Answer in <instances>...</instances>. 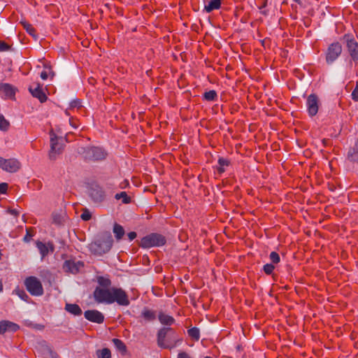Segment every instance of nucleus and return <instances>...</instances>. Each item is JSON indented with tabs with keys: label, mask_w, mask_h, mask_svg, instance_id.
<instances>
[{
	"label": "nucleus",
	"mask_w": 358,
	"mask_h": 358,
	"mask_svg": "<svg viewBox=\"0 0 358 358\" xmlns=\"http://www.w3.org/2000/svg\"><path fill=\"white\" fill-rule=\"evenodd\" d=\"M113 303L121 306H128L130 301L127 293L122 288L111 287L110 304Z\"/></svg>",
	"instance_id": "5"
},
{
	"label": "nucleus",
	"mask_w": 358,
	"mask_h": 358,
	"mask_svg": "<svg viewBox=\"0 0 358 358\" xmlns=\"http://www.w3.org/2000/svg\"><path fill=\"white\" fill-rule=\"evenodd\" d=\"M221 0H210L207 5L205 6L204 9L206 12L210 13L213 10H217L220 8Z\"/></svg>",
	"instance_id": "22"
},
{
	"label": "nucleus",
	"mask_w": 358,
	"mask_h": 358,
	"mask_svg": "<svg viewBox=\"0 0 358 358\" xmlns=\"http://www.w3.org/2000/svg\"><path fill=\"white\" fill-rule=\"evenodd\" d=\"M97 282L99 285L102 287L101 288L109 289L111 285L110 280L103 276L98 277Z\"/></svg>",
	"instance_id": "27"
},
{
	"label": "nucleus",
	"mask_w": 358,
	"mask_h": 358,
	"mask_svg": "<svg viewBox=\"0 0 358 358\" xmlns=\"http://www.w3.org/2000/svg\"><path fill=\"white\" fill-rule=\"evenodd\" d=\"M3 290V284L1 280H0V292H1Z\"/></svg>",
	"instance_id": "49"
},
{
	"label": "nucleus",
	"mask_w": 358,
	"mask_h": 358,
	"mask_svg": "<svg viewBox=\"0 0 358 358\" xmlns=\"http://www.w3.org/2000/svg\"><path fill=\"white\" fill-rule=\"evenodd\" d=\"M84 267V264L81 261H76L75 259L66 260L62 268L64 272L76 274L78 273Z\"/></svg>",
	"instance_id": "11"
},
{
	"label": "nucleus",
	"mask_w": 358,
	"mask_h": 358,
	"mask_svg": "<svg viewBox=\"0 0 358 358\" xmlns=\"http://www.w3.org/2000/svg\"><path fill=\"white\" fill-rule=\"evenodd\" d=\"M9 122L5 119L3 115L0 114V129L6 131L8 129Z\"/></svg>",
	"instance_id": "31"
},
{
	"label": "nucleus",
	"mask_w": 358,
	"mask_h": 358,
	"mask_svg": "<svg viewBox=\"0 0 358 358\" xmlns=\"http://www.w3.org/2000/svg\"><path fill=\"white\" fill-rule=\"evenodd\" d=\"M343 38L346 41V46L351 57L350 65L352 66V62H357L358 61V43L353 36L349 34H345Z\"/></svg>",
	"instance_id": "8"
},
{
	"label": "nucleus",
	"mask_w": 358,
	"mask_h": 358,
	"mask_svg": "<svg viewBox=\"0 0 358 358\" xmlns=\"http://www.w3.org/2000/svg\"><path fill=\"white\" fill-rule=\"evenodd\" d=\"M141 315L146 321H149V322L153 321L156 318L155 312L152 310L147 309V308H145L142 311Z\"/></svg>",
	"instance_id": "24"
},
{
	"label": "nucleus",
	"mask_w": 358,
	"mask_h": 358,
	"mask_svg": "<svg viewBox=\"0 0 358 358\" xmlns=\"http://www.w3.org/2000/svg\"><path fill=\"white\" fill-rule=\"evenodd\" d=\"M9 49V46L4 42L0 41V51H6Z\"/></svg>",
	"instance_id": "43"
},
{
	"label": "nucleus",
	"mask_w": 358,
	"mask_h": 358,
	"mask_svg": "<svg viewBox=\"0 0 358 358\" xmlns=\"http://www.w3.org/2000/svg\"><path fill=\"white\" fill-rule=\"evenodd\" d=\"M41 78L43 80H46L48 78V74L47 71H42L41 73Z\"/></svg>",
	"instance_id": "48"
},
{
	"label": "nucleus",
	"mask_w": 358,
	"mask_h": 358,
	"mask_svg": "<svg viewBox=\"0 0 358 358\" xmlns=\"http://www.w3.org/2000/svg\"><path fill=\"white\" fill-rule=\"evenodd\" d=\"M129 185V182L127 180H123L120 184V187L121 189H124L126 187H127Z\"/></svg>",
	"instance_id": "46"
},
{
	"label": "nucleus",
	"mask_w": 358,
	"mask_h": 358,
	"mask_svg": "<svg viewBox=\"0 0 358 358\" xmlns=\"http://www.w3.org/2000/svg\"><path fill=\"white\" fill-rule=\"evenodd\" d=\"M113 239L110 233H104L100 239L91 244V250L96 254L108 252L112 248Z\"/></svg>",
	"instance_id": "1"
},
{
	"label": "nucleus",
	"mask_w": 358,
	"mask_h": 358,
	"mask_svg": "<svg viewBox=\"0 0 358 358\" xmlns=\"http://www.w3.org/2000/svg\"><path fill=\"white\" fill-rule=\"evenodd\" d=\"M84 316L87 320L97 324H101L104 321V315L97 310H86Z\"/></svg>",
	"instance_id": "14"
},
{
	"label": "nucleus",
	"mask_w": 358,
	"mask_h": 358,
	"mask_svg": "<svg viewBox=\"0 0 358 358\" xmlns=\"http://www.w3.org/2000/svg\"><path fill=\"white\" fill-rule=\"evenodd\" d=\"M159 322L164 325H171L174 323L175 320L172 316L166 315L163 312H160L158 315Z\"/></svg>",
	"instance_id": "20"
},
{
	"label": "nucleus",
	"mask_w": 358,
	"mask_h": 358,
	"mask_svg": "<svg viewBox=\"0 0 358 358\" xmlns=\"http://www.w3.org/2000/svg\"><path fill=\"white\" fill-rule=\"evenodd\" d=\"M79 152L83 155L86 161L103 160L107 156L106 152L99 147L82 148Z\"/></svg>",
	"instance_id": "2"
},
{
	"label": "nucleus",
	"mask_w": 358,
	"mask_h": 358,
	"mask_svg": "<svg viewBox=\"0 0 358 358\" xmlns=\"http://www.w3.org/2000/svg\"><path fill=\"white\" fill-rule=\"evenodd\" d=\"M24 285L27 290L33 296H41L43 294L41 282L35 276L27 278Z\"/></svg>",
	"instance_id": "6"
},
{
	"label": "nucleus",
	"mask_w": 358,
	"mask_h": 358,
	"mask_svg": "<svg viewBox=\"0 0 358 358\" xmlns=\"http://www.w3.org/2000/svg\"><path fill=\"white\" fill-rule=\"evenodd\" d=\"M352 99L355 101H358V85L356 86V87L354 89V90L352 92Z\"/></svg>",
	"instance_id": "38"
},
{
	"label": "nucleus",
	"mask_w": 358,
	"mask_h": 358,
	"mask_svg": "<svg viewBox=\"0 0 358 358\" xmlns=\"http://www.w3.org/2000/svg\"><path fill=\"white\" fill-rule=\"evenodd\" d=\"M19 329V326L10 321L3 320L0 322V334H3L6 331L15 332Z\"/></svg>",
	"instance_id": "18"
},
{
	"label": "nucleus",
	"mask_w": 358,
	"mask_h": 358,
	"mask_svg": "<svg viewBox=\"0 0 358 358\" xmlns=\"http://www.w3.org/2000/svg\"><path fill=\"white\" fill-rule=\"evenodd\" d=\"M342 45L338 42L330 44L325 52V59L327 64H332L341 55Z\"/></svg>",
	"instance_id": "7"
},
{
	"label": "nucleus",
	"mask_w": 358,
	"mask_h": 358,
	"mask_svg": "<svg viewBox=\"0 0 358 358\" xmlns=\"http://www.w3.org/2000/svg\"><path fill=\"white\" fill-rule=\"evenodd\" d=\"M8 184L6 182L0 183V193L5 194L8 189Z\"/></svg>",
	"instance_id": "39"
},
{
	"label": "nucleus",
	"mask_w": 358,
	"mask_h": 358,
	"mask_svg": "<svg viewBox=\"0 0 358 358\" xmlns=\"http://www.w3.org/2000/svg\"><path fill=\"white\" fill-rule=\"evenodd\" d=\"M112 341L117 350H118L122 354H124L127 352V347L121 340L118 338H113Z\"/></svg>",
	"instance_id": "26"
},
{
	"label": "nucleus",
	"mask_w": 358,
	"mask_h": 358,
	"mask_svg": "<svg viewBox=\"0 0 358 358\" xmlns=\"http://www.w3.org/2000/svg\"><path fill=\"white\" fill-rule=\"evenodd\" d=\"M177 358H192L189 354L185 352L178 353Z\"/></svg>",
	"instance_id": "44"
},
{
	"label": "nucleus",
	"mask_w": 358,
	"mask_h": 358,
	"mask_svg": "<svg viewBox=\"0 0 358 358\" xmlns=\"http://www.w3.org/2000/svg\"><path fill=\"white\" fill-rule=\"evenodd\" d=\"M69 123L73 128H77L78 125H79L78 120L73 117L69 119Z\"/></svg>",
	"instance_id": "40"
},
{
	"label": "nucleus",
	"mask_w": 358,
	"mask_h": 358,
	"mask_svg": "<svg viewBox=\"0 0 358 358\" xmlns=\"http://www.w3.org/2000/svg\"><path fill=\"white\" fill-rule=\"evenodd\" d=\"M90 195L95 202H101L105 198L104 191L99 186L92 187L90 192Z\"/></svg>",
	"instance_id": "16"
},
{
	"label": "nucleus",
	"mask_w": 358,
	"mask_h": 358,
	"mask_svg": "<svg viewBox=\"0 0 358 358\" xmlns=\"http://www.w3.org/2000/svg\"><path fill=\"white\" fill-rule=\"evenodd\" d=\"M171 328H162L159 330L157 334V345L159 347L162 348H171L173 346H170L165 343V338L169 331H171Z\"/></svg>",
	"instance_id": "15"
},
{
	"label": "nucleus",
	"mask_w": 358,
	"mask_h": 358,
	"mask_svg": "<svg viewBox=\"0 0 358 358\" xmlns=\"http://www.w3.org/2000/svg\"><path fill=\"white\" fill-rule=\"evenodd\" d=\"M115 199L117 200L122 199V201L124 204H128L131 203V197L129 196L126 192H121L120 193H117L115 195Z\"/></svg>",
	"instance_id": "25"
},
{
	"label": "nucleus",
	"mask_w": 358,
	"mask_h": 358,
	"mask_svg": "<svg viewBox=\"0 0 358 358\" xmlns=\"http://www.w3.org/2000/svg\"><path fill=\"white\" fill-rule=\"evenodd\" d=\"M65 113H66V115H70L67 110L65 111Z\"/></svg>",
	"instance_id": "50"
},
{
	"label": "nucleus",
	"mask_w": 358,
	"mask_h": 358,
	"mask_svg": "<svg viewBox=\"0 0 358 358\" xmlns=\"http://www.w3.org/2000/svg\"><path fill=\"white\" fill-rule=\"evenodd\" d=\"M8 213H10V215L15 216V217H17L20 214V212L17 210V209H13V208H8L7 210Z\"/></svg>",
	"instance_id": "41"
},
{
	"label": "nucleus",
	"mask_w": 358,
	"mask_h": 358,
	"mask_svg": "<svg viewBox=\"0 0 358 358\" xmlns=\"http://www.w3.org/2000/svg\"><path fill=\"white\" fill-rule=\"evenodd\" d=\"M97 358H111L110 350L108 348H103L96 351Z\"/></svg>",
	"instance_id": "29"
},
{
	"label": "nucleus",
	"mask_w": 358,
	"mask_h": 358,
	"mask_svg": "<svg viewBox=\"0 0 358 358\" xmlns=\"http://www.w3.org/2000/svg\"><path fill=\"white\" fill-rule=\"evenodd\" d=\"M269 258L273 264H278L280 261V255L276 252H271Z\"/></svg>",
	"instance_id": "34"
},
{
	"label": "nucleus",
	"mask_w": 358,
	"mask_h": 358,
	"mask_svg": "<svg viewBox=\"0 0 358 358\" xmlns=\"http://www.w3.org/2000/svg\"><path fill=\"white\" fill-rule=\"evenodd\" d=\"M275 267L272 264H266L264 266L263 270L265 273L270 275L273 273Z\"/></svg>",
	"instance_id": "35"
},
{
	"label": "nucleus",
	"mask_w": 358,
	"mask_h": 358,
	"mask_svg": "<svg viewBox=\"0 0 358 358\" xmlns=\"http://www.w3.org/2000/svg\"><path fill=\"white\" fill-rule=\"evenodd\" d=\"M29 91L31 95L38 99L40 102L43 103L46 101L48 97L43 90L42 85L39 83H34L29 87Z\"/></svg>",
	"instance_id": "12"
},
{
	"label": "nucleus",
	"mask_w": 358,
	"mask_h": 358,
	"mask_svg": "<svg viewBox=\"0 0 358 358\" xmlns=\"http://www.w3.org/2000/svg\"><path fill=\"white\" fill-rule=\"evenodd\" d=\"M15 292L21 299L25 300V298H28V296L24 291H15Z\"/></svg>",
	"instance_id": "45"
},
{
	"label": "nucleus",
	"mask_w": 358,
	"mask_h": 358,
	"mask_svg": "<svg viewBox=\"0 0 358 358\" xmlns=\"http://www.w3.org/2000/svg\"><path fill=\"white\" fill-rule=\"evenodd\" d=\"M24 28L26 29L27 33H29L30 35L35 36L36 34V30L32 27L31 24L27 23V22H23L22 23Z\"/></svg>",
	"instance_id": "32"
},
{
	"label": "nucleus",
	"mask_w": 358,
	"mask_h": 358,
	"mask_svg": "<svg viewBox=\"0 0 358 358\" xmlns=\"http://www.w3.org/2000/svg\"><path fill=\"white\" fill-rule=\"evenodd\" d=\"M127 236L129 241H133L136 237V233L134 231H131L127 234Z\"/></svg>",
	"instance_id": "47"
},
{
	"label": "nucleus",
	"mask_w": 358,
	"mask_h": 358,
	"mask_svg": "<svg viewBox=\"0 0 358 358\" xmlns=\"http://www.w3.org/2000/svg\"><path fill=\"white\" fill-rule=\"evenodd\" d=\"M36 246L41 255L42 259H43L48 254L49 250H51L52 252L54 250V247L50 243L45 244L38 241L36 243Z\"/></svg>",
	"instance_id": "19"
},
{
	"label": "nucleus",
	"mask_w": 358,
	"mask_h": 358,
	"mask_svg": "<svg viewBox=\"0 0 358 358\" xmlns=\"http://www.w3.org/2000/svg\"><path fill=\"white\" fill-rule=\"evenodd\" d=\"M81 218L85 220V221H87L89 220H90L91 218V213H90V211H88L87 210H85L81 215H80Z\"/></svg>",
	"instance_id": "36"
},
{
	"label": "nucleus",
	"mask_w": 358,
	"mask_h": 358,
	"mask_svg": "<svg viewBox=\"0 0 358 358\" xmlns=\"http://www.w3.org/2000/svg\"><path fill=\"white\" fill-rule=\"evenodd\" d=\"M318 103L319 99L317 95L312 94L308 96L306 105L308 114L310 116H314L317 114L319 108Z\"/></svg>",
	"instance_id": "13"
},
{
	"label": "nucleus",
	"mask_w": 358,
	"mask_h": 358,
	"mask_svg": "<svg viewBox=\"0 0 358 358\" xmlns=\"http://www.w3.org/2000/svg\"><path fill=\"white\" fill-rule=\"evenodd\" d=\"M113 231L117 241L120 240L125 233L124 228L117 223H115L114 224Z\"/></svg>",
	"instance_id": "23"
},
{
	"label": "nucleus",
	"mask_w": 358,
	"mask_h": 358,
	"mask_svg": "<svg viewBox=\"0 0 358 358\" xmlns=\"http://www.w3.org/2000/svg\"><path fill=\"white\" fill-rule=\"evenodd\" d=\"M218 164L220 165V167L218 168V171L220 173H223L224 171V166L229 165V162L223 158H220L218 159Z\"/></svg>",
	"instance_id": "33"
},
{
	"label": "nucleus",
	"mask_w": 358,
	"mask_h": 358,
	"mask_svg": "<svg viewBox=\"0 0 358 358\" xmlns=\"http://www.w3.org/2000/svg\"><path fill=\"white\" fill-rule=\"evenodd\" d=\"M0 94L6 98H13L15 94V87L8 83L0 84Z\"/></svg>",
	"instance_id": "17"
},
{
	"label": "nucleus",
	"mask_w": 358,
	"mask_h": 358,
	"mask_svg": "<svg viewBox=\"0 0 358 358\" xmlns=\"http://www.w3.org/2000/svg\"><path fill=\"white\" fill-rule=\"evenodd\" d=\"M94 299L99 303L110 304L111 287L109 289L97 287L93 293Z\"/></svg>",
	"instance_id": "9"
},
{
	"label": "nucleus",
	"mask_w": 358,
	"mask_h": 358,
	"mask_svg": "<svg viewBox=\"0 0 358 358\" xmlns=\"http://www.w3.org/2000/svg\"><path fill=\"white\" fill-rule=\"evenodd\" d=\"M165 238L159 234H150L143 237L141 241V246L143 248L159 247L165 244Z\"/></svg>",
	"instance_id": "4"
},
{
	"label": "nucleus",
	"mask_w": 358,
	"mask_h": 358,
	"mask_svg": "<svg viewBox=\"0 0 358 358\" xmlns=\"http://www.w3.org/2000/svg\"><path fill=\"white\" fill-rule=\"evenodd\" d=\"M21 167L20 162L15 159H4L0 157V168L9 173L17 172Z\"/></svg>",
	"instance_id": "10"
},
{
	"label": "nucleus",
	"mask_w": 358,
	"mask_h": 358,
	"mask_svg": "<svg viewBox=\"0 0 358 358\" xmlns=\"http://www.w3.org/2000/svg\"><path fill=\"white\" fill-rule=\"evenodd\" d=\"M65 310L76 316H79L82 315V310L80 306L77 304L73 303H66L65 306Z\"/></svg>",
	"instance_id": "21"
},
{
	"label": "nucleus",
	"mask_w": 358,
	"mask_h": 358,
	"mask_svg": "<svg viewBox=\"0 0 358 358\" xmlns=\"http://www.w3.org/2000/svg\"><path fill=\"white\" fill-rule=\"evenodd\" d=\"M80 107H81V102H80V99L73 100L70 103V108H80Z\"/></svg>",
	"instance_id": "37"
},
{
	"label": "nucleus",
	"mask_w": 358,
	"mask_h": 358,
	"mask_svg": "<svg viewBox=\"0 0 358 358\" xmlns=\"http://www.w3.org/2000/svg\"><path fill=\"white\" fill-rule=\"evenodd\" d=\"M50 150L49 152V159L55 161L57 159L58 156L62 154L64 145L62 143V140L56 136L52 129L50 131Z\"/></svg>",
	"instance_id": "3"
},
{
	"label": "nucleus",
	"mask_w": 358,
	"mask_h": 358,
	"mask_svg": "<svg viewBox=\"0 0 358 358\" xmlns=\"http://www.w3.org/2000/svg\"><path fill=\"white\" fill-rule=\"evenodd\" d=\"M47 356L51 358H57V355L51 350L49 348H47Z\"/></svg>",
	"instance_id": "42"
},
{
	"label": "nucleus",
	"mask_w": 358,
	"mask_h": 358,
	"mask_svg": "<svg viewBox=\"0 0 358 358\" xmlns=\"http://www.w3.org/2000/svg\"><path fill=\"white\" fill-rule=\"evenodd\" d=\"M203 97L207 101H214L217 98V93L215 90H210L204 93Z\"/></svg>",
	"instance_id": "30"
},
{
	"label": "nucleus",
	"mask_w": 358,
	"mask_h": 358,
	"mask_svg": "<svg viewBox=\"0 0 358 358\" xmlns=\"http://www.w3.org/2000/svg\"><path fill=\"white\" fill-rule=\"evenodd\" d=\"M188 335L189 337H191L192 339L195 341H199L200 338V331L196 327H192L189 329L188 331Z\"/></svg>",
	"instance_id": "28"
}]
</instances>
